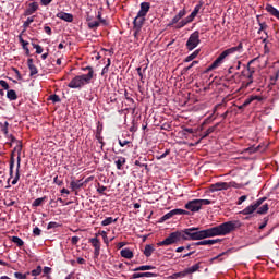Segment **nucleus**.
<instances>
[{
	"instance_id": "5701e85b",
	"label": "nucleus",
	"mask_w": 279,
	"mask_h": 279,
	"mask_svg": "<svg viewBox=\"0 0 279 279\" xmlns=\"http://www.w3.org/2000/svg\"><path fill=\"white\" fill-rule=\"evenodd\" d=\"M89 243H92L93 247H95L96 252H99V250L101 248L100 244H99V239L97 238H92L89 240Z\"/></svg>"
},
{
	"instance_id": "bf43d9fd",
	"label": "nucleus",
	"mask_w": 279,
	"mask_h": 279,
	"mask_svg": "<svg viewBox=\"0 0 279 279\" xmlns=\"http://www.w3.org/2000/svg\"><path fill=\"white\" fill-rule=\"evenodd\" d=\"M76 260H77L78 265H84V263H86V260L82 257H78Z\"/></svg>"
},
{
	"instance_id": "7ed1b4c3",
	"label": "nucleus",
	"mask_w": 279,
	"mask_h": 279,
	"mask_svg": "<svg viewBox=\"0 0 279 279\" xmlns=\"http://www.w3.org/2000/svg\"><path fill=\"white\" fill-rule=\"evenodd\" d=\"M243 51V44L240 43L238 46L229 48L225 51H222L219 57L211 63L209 66V71H213L215 69H219L221 64H223V60L228 58V56H232V53H236Z\"/></svg>"
},
{
	"instance_id": "7c9ffc66",
	"label": "nucleus",
	"mask_w": 279,
	"mask_h": 279,
	"mask_svg": "<svg viewBox=\"0 0 279 279\" xmlns=\"http://www.w3.org/2000/svg\"><path fill=\"white\" fill-rule=\"evenodd\" d=\"M267 210H269V205L264 204L262 207H259L257 213H258V215H265V213H267Z\"/></svg>"
},
{
	"instance_id": "09e8293b",
	"label": "nucleus",
	"mask_w": 279,
	"mask_h": 279,
	"mask_svg": "<svg viewBox=\"0 0 279 279\" xmlns=\"http://www.w3.org/2000/svg\"><path fill=\"white\" fill-rule=\"evenodd\" d=\"M12 175H14V161L10 163V178H12Z\"/></svg>"
},
{
	"instance_id": "39448f33",
	"label": "nucleus",
	"mask_w": 279,
	"mask_h": 279,
	"mask_svg": "<svg viewBox=\"0 0 279 279\" xmlns=\"http://www.w3.org/2000/svg\"><path fill=\"white\" fill-rule=\"evenodd\" d=\"M9 126H10V123H8V121L0 123V130L4 134V136H7L11 141V143H16V146L14 147V151H16L17 154H21V149H22L21 143L16 141V138L13 137L11 134L8 133Z\"/></svg>"
},
{
	"instance_id": "4468645a",
	"label": "nucleus",
	"mask_w": 279,
	"mask_h": 279,
	"mask_svg": "<svg viewBox=\"0 0 279 279\" xmlns=\"http://www.w3.org/2000/svg\"><path fill=\"white\" fill-rule=\"evenodd\" d=\"M57 19H61V21H65V23H73V14L66 12L57 13Z\"/></svg>"
},
{
	"instance_id": "c9c22d12",
	"label": "nucleus",
	"mask_w": 279,
	"mask_h": 279,
	"mask_svg": "<svg viewBox=\"0 0 279 279\" xmlns=\"http://www.w3.org/2000/svg\"><path fill=\"white\" fill-rule=\"evenodd\" d=\"M108 69H110V59H107V64L102 69L101 75H106V73H108Z\"/></svg>"
},
{
	"instance_id": "79ce46f5",
	"label": "nucleus",
	"mask_w": 279,
	"mask_h": 279,
	"mask_svg": "<svg viewBox=\"0 0 279 279\" xmlns=\"http://www.w3.org/2000/svg\"><path fill=\"white\" fill-rule=\"evenodd\" d=\"M185 25H189V23L186 22V20H182L178 23L177 29H181V27H184Z\"/></svg>"
},
{
	"instance_id": "0eeeda50",
	"label": "nucleus",
	"mask_w": 279,
	"mask_h": 279,
	"mask_svg": "<svg viewBox=\"0 0 279 279\" xmlns=\"http://www.w3.org/2000/svg\"><path fill=\"white\" fill-rule=\"evenodd\" d=\"M199 43H202V40H199V33L197 31H195L194 33H192L186 41V47L189 49V51H193V49H195L196 47H198Z\"/></svg>"
},
{
	"instance_id": "aec40b11",
	"label": "nucleus",
	"mask_w": 279,
	"mask_h": 279,
	"mask_svg": "<svg viewBox=\"0 0 279 279\" xmlns=\"http://www.w3.org/2000/svg\"><path fill=\"white\" fill-rule=\"evenodd\" d=\"M70 186H71L72 191H77V189H82L84 186V183L82 182V180L72 181L70 183Z\"/></svg>"
},
{
	"instance_id": "9b49d317",
	"label": "nucleus",
	"mask_w": 279,
	"mask_h": 279,
	"mask_svg": "<svg viewBox=\"0 0 279 279\" xmlns=\"http://www.w3.org/2000/svg\"><path fill=\"white\" fill-rule=\"evenodd\" d=\"M143 23H145V15H141V13H137L136 17L133 21L135 34H138V32H141Z\"/></svg>"
},
{
	"instance_id": "cd10ccee",
	"label": "nucleus",
	"mask_w": 279,
	"mask_h": 279,
	"mask_svg": "<svg viewBox=\"0 0 279 279\" xmlns=\"http://www.w3.org/2000/svg\"><path fill=\"white\" fill-rule=\"evenodd\" d=\"M151 254H154V246L151 245H146L145 250H144V255L149 258V256H151Z\"/></svg>"
},
{
	"instance_id": "5fc2aeb1",
	"label": "nucleus",
	"mask_w": 279,
	"mask_h": 279,
	"mask_svg": "<svg viewBox=\"0 0 279 279\" xmlns=\"http://www.w3.org/2000/svg\"><path fill=\"white\" fill-rule=\"evenodd\" d=\"M180 20L181 17H179V15H175L171 21V25H175V23H178Z\"/></svg>"
},
{
	"instance_id": "f8f14e48",
	"label": "nucleus",
	"mask_w": 279,
	"mask_h": 279,
	"mask_svg": "<svg viewBox=\"0 0 279 279\" xmlns=\"http://www.w3.org/2000/svg\"><path fill=\"white\" fill-rule=\"evenodd\" d=\"M38 8L39 5L36 1L28 3L26 10L24 11V16H32V14H34L38 10Z\"/></svg>"
},
{
	"instance_id": "ddd939ff",
	"label": "nucleus",
	"mask_w": 279,
	"mask_h": 279,
	"mask_svg": "<svg viewBox=\"0 0 279 279\" xmlns=\"http://www.w3.org/2000/svg\"><path fill=\"white\" fill-rule=\"evenodd\" d=\"M256 58L255 59H253V60H251L250 62H248V66H247V70H246V74H244V75H246V77H247V80H248V82H247V86H250V84H252L253 82H254V68H251L250 66V64H252V62H256Z\"/></svg>"
},
{
	"instance_id": "3c124183",
	"label": "nucleus",
	"mask_w": 279,
	"mask_h": 279,
	"mask_svg": "<svg viewBox=\"0 0 279 279\" xmlns=\"http://www.w3.org/2000/svg\"><path fill=\"white\" fill-rule=\"evenodd\" d=\"M245 199H247V196H245V195L241 196L238 201V206H241V204H243V202H245Z\"/></svg>"
},
{
	"instance_id": "6ab92c4d",
	"label": "nucleus",
	"mask_w": 279,
	"mask_h": 279,
	"mask_svg": "<svg viewBox=\"0 0 279 279\" xmlns=\"http://www.w3.org/2000/svg\"><path fill=\"white\" fill-rule=\"evenodd\" d=\"M219 239H215V240H203L199 242H196L195 245H215V243H219Z\"/></svg>"
},
{
	"instance_id": "37998d69",
	"label": "nucleus",
	"mask_w": 279,
	"mask_h": 279,
	"mask_svg": "<svg viewBox=\"0 0 279 279\" xmlns=\"http://www.w3.org/2000/svg\"><path fill=\"white\" fill-rule=\"evenodd\" d=\"M185 276H187L186 270L174 274L175 278H185Z\"/></svg>"
},
{
	"instance_id": "e2e57ef3",
	"label": "nucleus",
	"mask_w": 279,
	"mask_h": 279,
	"mask_svg": "<svg viewBox=\"0 0 279 279\" xmlns=\"http://www.w3.org/2000/svg\"><path fill=\"white\" fill-rule=\"evenodd\" d=\"M195 64H197V61H193V62L191 63V65L187 66V71H189V69H193V66H195Z\"/></svg>"
},
{
	"instance_id": "473e14b6",
	"label": "nucleus",
	"mask_w": 279,
	"mask_h": 279,
	"mask_svg": "<svg viewBox=\"0 0 279 279\" xmlns=\"http://www.w3.org/2000/svg\"><path fill=\"white\" fill-rule=\"evenodd\" d=\"M32 276H40V274H43V267L37 266L36 269L31 271Z\"/></svg>"
},
{
	"instance_id": "c756f323",
	"label": "nucleus",
	"mask_w": 279,
	"mask_h": 279,
	"mask_svg": "<svg viewBox=\"0 0 279 279\" xmlns=\"http://www.w3.org/2000/svg\"><path fill=\"white\" fill-rule=\"evenodd\" d=\"M12 241H13V243H15V245H17V247H23V245H24V242L19 236H13Z\"/></svg>"
},
{
	"instance_id": "6e6552de",
	"label": "nucleus",
	"mask_w": 279,
	"mask_h": 279,
	"mask_svg": "<svg viewBox=\"0 0 279 279\" xmlns=\"http://www.w3.org/2000/svg\"><path fill=\"white\" fill-rule=\"evenodd\" d=\"M182 239L181 232H173L168 238H166L163 241L159 242V247H162L163 245H173V243H178Z\"/></svg>"
},
{
	"instance_id": "9d476101",
	"label": "nucleus",
	"mask_w": 279,
	"mask_h": 279,
	"mask_svg": "<svg viewBox=\"0 0 279 279\" xmlns=\"http://www.w3.org/2000/svg\"><path fill=\"white\" fill-rule=\"evenodd\" d=\"M175 215H189V211L184 209H172L161 217V221H167L168 219H171V217H175Z\"/></svg>"
},
{
	"instance_id": "4c0bfd02",
	"label": "nucleus",
	"mask_w": 279,
	"mask_h": 279,
	"mask_svg": "<svg viewBox=\"0 0 279 279\" xmlns=\"http://www.w3.org/2000/svg\"><path fill=\"white\" fill-rule=\"evenodd\" d=\"M53 228H60V223H58V222H49L47 229L51 230Z\"/></svg>"
},
{
	"instance_id": "052dcab7",
	"label": "nucleus",
	"mask_w": 279,
	"mask_h": 279,
	"mask_svg": "<svg viewBox=\"0 0 279 279\" xmlns=\"http://www.w3.org/2000/svg\"><path fill=\"white\" fill-rule=\"evenodd\" d=\"M98 193H104V191H106V186L104 185H100L98 189H97Z\"/></svg>"
},
{
	"instance_id": "4be33fe9",
	"label": "nucleus",
	"mask_w": 279,
	"mask_h": 279,
	"mask_svg": "<svg viewBox=\"0 0 279 279\" xmlns=\"http://www.w3.org/2000/svg\"><path fill=\"white\" fill-rule=\"evenodd\" d=\"M151 269H156V267H154L151 265H144V266H140V267L133 269V271H149Z\"/></svg>"
},
{
	"instance_id": "423d86ee",
	"label": "nucleus",
	"mask_w": 279,
	"mask_h": 279,
	"mask_svg": "<svg viewBox=\"0 0 279 279\" xmlns=\"http://www.w3.org/2000/svg\"><path fill=\"white\" fill-rule=\"evenodd\" d=\"M228 189H239V184L234 181L231 182H218L210 186V191H228Z\"/></svg>"
},
{
	"instance_id": "20e7f679",
	"label": "nucleus",
	"mask_w": 279,
	"mask_h": 279,
	"mask_svg": "<svg viewBox=\"0 0 279 279\" xmlns=\"http://www.w3.org/2000/svg\"><path fill=\"white\" fill-rule=\"evenodd\" d=\"M210 204H213L210 199H194V201H190L185 205V208L187 210H191V213H198V210H202L203 206H208Z\"/></svg>"
},
{
	"instance_id": "4d7b16f0",
	"label": "nucleus",
	"mask_w": 279,
	"mask_h": 279,
	"mask_svg": "<svg viewBox=\"0 0 279 279\" xmlns=\"http://www.w3.org/2000/svg\"><path fill=\"white\" fill-rule=\"evenodd\" d=\"M44 274H51V268L50 267H44Z\"/></svg>"
},
{
	"instance_id": "bb28decb",
	"label": "nucleus",
	"mask_w": 279,
	"mask_h": 279,
	"mask_svg": "<svg viewBox=\"0 0 279 279\" xmlns=\"http://www.w3.org/2000/svg\"><path fill=\"white\" fill-rule=\"evenodd\" d=\"M197 56H199V50H195L192 54L187 56L184 62H193Z\"/></svg>"
},
{
	"instance_id": "a211bd4d",
	"label": "nucleus",
	"mask_w": 279,
	"mask_h": 279,
	"mask_svg": "<svg viewBox=\"0 0 279 279\" xmlns=\"http://www.w3.org/2000/svg\"><path fill=\"white\" fill-rule=\"evenodd\" d=\"M120 254L122 258H128L129 260L134 258V253L130 248H123Z\"/></svg>"
},
{
	"instance_id": "680f3d73",
	"label": "nucleus",
	"mask_w": 279,
	"mask_h": 279,
	"mask_svg": "<svg viewBox=\"0 0 279 279\" xmlns=\"http://www.w3.org/2000/svg\"><path fill=\"white\" fill-rule=\"evenodd\" d=\"M61 193H63V194H65V195H69L71 192H70L69 190H66V189L63 187V189L61 190Z\"/></svg>"
},
{
	"instance_id": "b1692460",
	"label": "nucleus",
	"mask_w": 279,
	"mask_h": 279,
	"mask_svg": "<svg viewBox=\"0 0 279 279\" xmlns=\"http://www.w3.org/2000/svg\"><path fill=\"white\" fill-rule=\"evenodd\" d=\"M19 169H21V158H17L16 174L12 181V184H16L19 182V179L21 178V174H19Z\"/></svg>"
},
{
	"instance_id": "72a5a7b5",
	"label": "nucleus",
	"mask_w": 279,
	"mask_h": 279,
	"mask_svg": "<svg viewBox=\"0 0 279 279\" xmlns=\"http://www.w3.org/2000/svg\"><path fill=\"white\" fill-rule=\"evenodd\" d=\"M27 276H29V272H26V274L14 272V277L17 279H27Z\"/></svg>"
},
{
	"instance_id": "a19ab883",
	"label": "nucleus",
	"mask_w": 279,
	"mask_h": 279,
	"mask_svg": "<svg viewBox=\"0 0 279 279\" xmlns=\"http://www.w3.org/2000/svg\"><path fill=\"white\" fill-rule=\"evenodd\" d=\"M34 21V17H27V20L24 22L23 26L27 28L29 25H32V22Z\"/></svg>"
},
{
	"instance_id": "8fccbe9b",
	"label": "nucleus",
	"mask_w": 279,
	"mask_h": 279,
	"mask_svg": "<svg viewBox=\"0 0 279 279\" xmlns=\"http://www.w3.org/2000/svg\"><path fill=\"white\" fill-rule=\"evenodd\" d=\"M177 16H179V19H183V16H186V11L185 10H181L179 11V13L177 14Z\"/></svg>"
},
{
	"instance_id": "49530a36",
	"label": "nucleus",
	"mask_w": 279,
	"mask_h": 279,
	"mask_svg": "<svg viewBox=\"0 0 279 279\" xmlns=\"http://www.w3.org/2000/svg\"><path fill=\"white\" fill-rule=\"evenodd\" d=\"M119 145H120V147H125V145H130V141H128V140H125V141L119 140Z\"/></svg>"
},
{
	"instance_id": "864d4df0",
	"label": "nucleus",
	"mask_w": 279,
	"mask_h": 279,
	"mask_svg": "<svg viewBox=\"0 0 279 279\" xmlns=\"http://www.w3.org/2000/svg\"><path fill=\"white\" fill-rule=\"evenodd\" d=\"M194 15H192V13L186 17V19H184L185 20V22L186 23H193V21H194Z\"/></svg>"
},
{
	"instance_id": "f257e3e1",
	"label": "nucleus",
	"mask_w": 279,
	"mask_h": 279,
	"mask_svg": "<svg viewBox=\"0 0 279 279\" xmlns=\"http://www.w3.org/2000/svg\"><path fill=\"white\" fill-rule=\"evenodd\" d=\"M236 228H241V222L239 220H231L221 223L217 227L205 229L198 231L197 228L185 229L183 232V239L187 241H202L203 239H210L213 236H226L230 232H234Z\"/></svg>"
},
{
	"instance_id": "ea45409f",
	"label": "nucleus",
	"mask_w": 279,
	"mask_h": 279,
	"mask_svg": "<svg viewBox=\"0 0 279 279\" xmlns=\"http://www.w3.org/2000/svg\"><path fill=\"white\" fill-rule=\"evenodd\" d=\"M88 27H90V29H94V27H99V22L98 21H92L88 23Z\"/></svg>"
},
{
	"instance_id": "de8ad7c7",
	"label": "nucleus",
	"mask_w": 279,
	"mask_h": 279,
	"mask_svg": "<svg viewBox=\"0 0 279 279\" xmlns=\"http://www.w3.org/2000/svg\"><path fill=\"white\" fill-rule=\"evenodd\" d=\"M71 243L72 245H77V243H80V236H73Z\"/></svg>"
},
{
	"instance_id": "338daca9",
	"label": "nucleus",
	"mask_w": 279,
	"mask_h": 279,
	"mask_svg": "<svg viewBox=\"0 0 279 279\" xmlns=\"http://www.w3.org/2000/svg\"><path fill=\"white\" fill-rule=\"evenodd\" d=\"M133 206H134L135 209L141 208V204H138V203H135Z\"/></svg>"
},
{
	"instance_id": "1a4fd4ad",
	"label": "nucleus",
	"mask_w": 279,
	"mask_h": 279,
	"mask_svg": "<svg viewBox=\"0 0 279 279\" xmlns=\"http://www.w3.org/2000/svg\"><path fill=\"white\" fill-rule=\"evenodd\" d=\"M265 199H267V197H262V198L257 199L254 204L244 208L242 210V215H252V213H254L258 207H260L263 205V202H265Z\"/></svg>"
},
{
	"instance_id": "13d9d810",
	"label": "nucleus",
	"mask_w": 279,
	"mask_h": 279,
	"mask_svg": "<svg viewBox=\"0 0 279 279\" xmlns=\"http://www.w3.org/2000/svg\"><path fill=\"white\" fill-rule=\"evenodd\" d=\"M53 0H41V5H49Z\"/></svg>"
},
{
	"instance_id": "2eb2a0df",
	"label": "nucleus",
	"mask_w": 279,
	"mask_h": 279,
	"mask_svg": "<svg viewBox=\"0 0 279 279\" xmlns=\"http://www.w3.org/2000/svg\"><path fill=\"white\" fill-rule=\"evenodd\" d=\"M149 8H151V4H149V2H142L141 10L138 11L140 16H147V12H149Z\"/></svg>"
},
{
	"instance_id": "69168bd1",
	"label": "nucleus",
	"mask_w": 279,
	"mask_h": 279,
	"mask_svg": "<svg viewBox=\"0 0 279 279\" xmlns=\"http://www.w3.org/2000/svg\"><path fill=\"white\" fill-rule=\"evenodd\" d=\"M259 25H260L259 32H263V29H265V27H267V25H265V24H259Z\"/></svg>"
},
{
	"instance_id": "a18cd8bd",
	"label": "nucleus",
	"mask_w": 279,
	"mask_h": 279,
	"mask_svg": "<svg viewBox=\"0 0 279 279\" xmlns=\"http://www.w3.org/2000/svg\"><path fill=\"white\" fill-rule=\"evenodd\" d=\"M40 232H41V230H40V228H38V227H35V228L33 229V234H35V236H40Z\"/></svg>"
},
{
	"instance_id": "a878e982",
	"label": "nucleus",
	"mask_w": 279,
	"mask_h": 279,
	"mask_svg": "<svg viewBox=\"0 0 279 279\" xmlns=\"http://www.w3.org/2000/svg\"><path fill=\"white\" fill-rule=\"evenodd\" d=\"M199 270V264H195L193 265L192 267H189L185 269V274H195V271H198Z\"/></svg>"
},
{
	"instance_id": "c03bdc74",
	"label": "nucleus",
	"mask_w": 279,
	"mask_h": 279,
	"mask_svg": "<svg viewBox=\"0 0 279 279\" xmlns=\"http://www.w3.org/2000/svg\"><path fill=\"white\" fill-rule=\"evenodd\" d=\"M0 86H2V88H4V90H8L10 88V85H8V82L1 80L0 81Z\"/></svg>"
},
{
	"instance_id": "dca6fc26",
	"label": "nucleus",
	"mask_w": 279,
	"mask_h": 279,
	"mask_svg": "<svg viewBox=\"0 0 279 279\" xmlns=\"http://www.w3.org/2000/svg\"><path fill=\"white\" fill-rule=\"evenodd\" d=\"M156 274L154 272H134L132 275V278L133 279H136V278H156Z\"/></svg>"
},
{
	"instance_id": "0e129e2a",
	"label": "nucleus",
	"mask_w": 279,
	"mask_h": 279,
	"mask_svg": "<svg viewBox=\"0 0 279 279\" xmlns=\"http://www.w3.org/2000/svg\"><path fill=\"white\" fill-rule=\"evenodd\" d=\"M177 252L180 253V252H184V247L183 246H180L177 248Z\"/></svg>"
},
{
	"instance_id": "2f4dec72",
	"label": "nucleus",
	"mask_w": 279,
	"mask_h": 279,
	"mask_svg": "<svg viewBox=\"0 0 279 279\" xmlns=\"http://www.w3.org/2000/svg\"><path fill=\"white\" fill-rule=\"evenodd\" d=\"M45 199H47V197L36 198V199L33 202V206H34L35 208H37V206H40Z\"/></svg>"
},
{
	"instance_id": "603ef678",
	"label": "nucleus",
	"mask_w": 279,
	"mask_h": 279,
	"mask_svg": "<svg viewBox=\"0 0 279 279\" xmlns=\"http://www.w3.org/2000/svg\"><path fill=\"white\" fill-rule=\"evenodd\" d=\"M254 98H247L242 106L245 108L246 106H250Z\"/></svg>"
},
{
	"instance_id": "f03ea898",
	"label": "nucleus",
	"mask_w": 279,
	"mask_h": 279,
	"mask_svg": "<svg viewBox=\"0 0 279 279\" xmlns=\"http://www.w3.org/2000/svg\"><path fill=\"white\" fill-rule=\"evenodd\" d=\"M83 71H88V73L72 78V81L68 84L69 88H82V86L90 84V80H93L95 71L90 66L83 68Z\"/></svg>"
},
{
	"instance_id": "393cba45",
	"label": "nucleus",
	"mask_w": 279,
	"mask_h": 279,
	"mask_svg": "<svg viewBox=\"0 0 279 279\" xmlns=\"http://www.w3.org/2000/svg\"><path fill=\"white\" fill-rule=\"evenodd\" d=\"M7 97L8 99H10V101H16L17 99L16 92L14 89L8 90Z\"/></svg>"
},
{
	"instance_id": "e433bc0d",
	"label": "nucleus",
	"mask_w": 279,
	"mask_h": 279,
	"mask_svg": "<svg viewBox=\"0 0 279 279\" xmlns=\"http://www.w3.org/2000/svg\"><path fill=\"white\" fill-rule=\"evenodd\" d=\"M50 101H52L53 104H59V101H60V96H58V95H51V96H50Z\"/></svg>"
},
{
	"instance_id": "6e6d98bb",
	"label": "nucleus",
	"mask_w": 279,
	"mask_h": 279,
	"mask_svg": "<svg viewBox=\"0 0 279 279\" xmlns=\"http://www.w3.org/2000/svg\"><path fill=\"white\" fill-rule=\"evenodd\" d=\"M44 31L46 32V34H48V36H51V27L45 26Z\"/></svg>"
},
{
	"instance_id": "412c9836",
	"label": "nucleus",
	"mask_w": 279,
	"mask_h": 279,
	"mask_svg": "<svg viewBox=\"0 0 279 279\" xmlns=\"http://www.w3.org/2000/svg\"><path fill=\"white\" fill-rule=\"evenodd\" d=\"M123 165H125V157H118V159L116 160V166L119 171L123 169Z\"/></svg>"
},
{
	"instance_id": "774afa93",
	"label": "nucleus",
	"mask_w": 279,
	"mask_h": 279,
	"mask_svg": "<svg viewBox=\"0 0 279 279\" xmlns=\"http://www.w3.org/2000/svg\"><path fill=\"white\" fill-rule=\"evenodd\" d=\"M0 279H11V278L8 276H2V277H0Z\"/></svg>"
},
{
	"instance_id": "58836bf2",
	"label": "nucleus",
	"mask_w": 279,
	"mask_h": 279,
	"mask_svg": "<svg viewBox=\"0 0 279 279\" xmlns=\"http://www.w3.org/2000/svg\"><path fill=\"white\" fill-rule=\"evenodd\" d=\"M201 5H196L195 9L193 10V12L191 13V15L195 19V16H197V14H199V10H201Z\"/></svg>"
},
{
	"instance_id": "f3484780",
	"label": "nucleus",
	"mask_w": 279,
	"mask_h": 279,
	"mask_svg": "<svg viewBox=\"0 0 279 279\" xmlns=\"http://www.w3.org/2000/svg\"><path fill=\"white\" fill-rule=\"evenodd\" d=\"M28 69L31 71V77L38 74V69L34 65V59L27 60Z\"/></svg>"
},
{
	"instance_id": "f704fd0d",
	"label": "nucleus",
	"mask_w": 279,
	"mask_h": 279,
	"mask_svg": "<svg viewBox=\"0 0 279 279\" xmlns=\"http://www.w3.org/2000/svg\"><path fill=\"white\" fill-rule=\"evenodd\" d=\"M33 48L36 49V53H43V47L38 44H33Z\"/></svg>"
},
{
	"instance_id": "c85d7f7f",
	"label": "nucleus",
	"mask_w": 279,
	"mask_h": 279,
	"mask_svg": "<svg viewBox=\"0 0 279 279\" xmlns=\"http://www.w3.org/2000/svg\"><path fill=\"white\" fill-rule=\"evenodd\" d=\"M110 223H117V218L108 217L101 221V226H110Z\"/></svg>"
}]
</instances>
